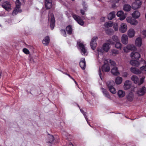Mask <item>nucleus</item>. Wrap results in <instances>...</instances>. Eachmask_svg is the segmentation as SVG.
<instances>
[{"label":"nucleus","instance_id":"7ed1b4c3","mask_svg":"<svg viewBox=\"0 0 146 146\" xmlns=\"http://www.w3.org/2000/svg\"><path fill=\"white\" fill-rule=\"evenodd\" d=\"M144 79L145 77H142L139 81V78L135 75H133L131 78V80L134 83L136 84H138L139 85H140L144 82Z\"/></svg>","mask_w":146,"mask_h":146},{"label":"nucleus","instance_id":"37998d69","mask_svg":"<svg viewBox=\"0 0 146 146\" xmlns=\"http://www.w3.org/2000/svg\"><path fill=\"white\" fill-rule=\"evenodd\" d=\"M112 39L115 42H117L118 41V37L116 36H113L112 37Z\"/></svg>","mask_w":146,"mask_h":146},{"label":"nucleus","instance_id":"79ce46f5","mask_svg":"<svg viewBox=\"0 0 146 146\" xmlns=\"http://www.w3.org/2000/svg\"><path fill=\"white\" fill-rule=\"evenodd\" d=\"M82 5L84 9L86 11L88 8V6L86 4V2L85 1H83Z\"/></svg>","mask_w":146,"mask_h":146},{"label":"nucleus","instance_id":"8fccbe9b","mask_svg":"<svg viewBox=\"0 0 146 146\" xmlns=\"http://www.w3.org/2000/svg\"><path fill=\"white\" fill-rule=\"evenodd\" d=\"M98 74H99V75L100 76V77L101 78V80H102V74H101V70L100 69V68L99 69V71H98Z\"/></svg>","mask_w":146,"mask_h":146},{"label":"nucleus","instance_id":"a211bd4d","mask_svg":"<svg viewBox=\"0 0 146 146\" xmlns=\"http://www.w3.org/2000/svg\"><path fill=\"white\" fill-rule=\"evenodd\" d=\"M121 40L123 44H127L128 43V37L127 35L125 34L123 35L121 37Z\"/></svg>","mask_w":146,"mask_h":146},{"label":"nucleus","instance_id":"a19ab883","mask_svg":"<svg viewBox=\"0 0 146 146\" xmlns=\"http://www.w3.org/2000/svg\"><path fill=\"white\" fill-rule=\"evenodd\" d=\"M16 8L19 9L21 5V3L19 0H16Z\"/></svg>","mask_w":146,"mask_h":146},{"label":"nucleus","instance_id":"ea45409f","mask_svg":"<svg viewBox=\"0 0 146 146\" xmlns=\"http://www.w3.org/2000/svg\"><path fill=\"white\" fill-rule=\"evenodd\" d=\"M48 137L49 138V141H48V142L49 143H51L54 141V137L52 135L49 134V136Z\"/></svg>","mask_w":146,"mask_h":146},{"label":"nucleus","instance_id":"b1692460","mask_svg":"<svg viewBox=\"0 0 146 146\" xmlns=\"http://www.w3.org/2000/svg\"><path fill=\"white\" fill-rule=\"evenodd\" d=\"M50 41V38L48 36H46L42 41L43 44L45 46H47L49 44Z\"/></svg>","mask_w":146,"mask_h":146},{"label":"nucleus","instance_id":"58836bf2","mask_svg":"<svg viewBox=\"0 0 146 146\" xmlns=\"http://www.w3.org/2000/svg\"><path fill=\"white\" fill-rule=\"evenodd\" d=\"M21 9L16 8L13 11V15H16L18 12L21 13Z\"/></svg>","mask_w":146,"mask_h":146},{"label":"nucleus","instance_id":"6e6d98bb","mask_svg":"<svg viewBox=\"0 0 146 146\" xmlns=\"http://www.w3.org/2000/svg\"><path fill=\"white\" fill-rule=\"evenodd\" d=\"M142 35L145 36V37L146 36V30H145L142 31Z\"/></svg>","mask_w":146,"mask_h":146},{"label":"nucleus","instance_id":"338daca9","mask_svg":"<svg viewBox=\"0 0 146 146\" xmlns=\"http://www.w3.org/2000/svg\"><path fill=\"white\" fill-rule=\"evenodd\" d=\"M78 107H79V108H80V106H78Z\"/></svg>","mask_w":146,"mask_h":146},{"label":"nucleus","instance_id":"412c9836","mask_svg":"<svg viewBox=\"0 0 146 146\" xmlns=\"http://www.w3.org/2000/svg\"><path fill=\"white\" fill-rule=\"evenodd\" d=\"M135 31L133 29H130L127 32V34L129 37L131 38L134 36Z\"/></svg>","mask_w":146,"mask_h":146},{"label":"nucleus","instance_id":"864d4df0","mask_svg":"<svg viewBox=\"0 0 146 146\" xmlns=\"http://www.w3.org/2000/svg\"><path fill=\"white\" fill-rule=\"evenodd\" d=\"M118 53V51L117 50H114L112 51V53L114 54H116Z\"/></svg>","mask_w":146,"mask_h":146},{"label":"nucleus","instance_id":"9d476101","mask_svg":"<svg viewBox=\"0 0 146 146\" xmlns=\"http://www.w3.org/2000/svg\"><path fill=\"white\" fill-rule=\"evenodd\" d=\"M146 92V88L145 86L139 88L137 92V94L139 96L144 95Z\"/></svg>","mask_w":146,"mask_h":146},{"label":"nucleus","instance_id":"603ef678","mask_svg":"<svg viewBox=\"0 0 146 146\" xmlns=\"http://www.w3.org/2000/svg\"><path fill=\"white\" fill-rule=\"evenodd\" d=\"M107 41V42H109L111 44H114V42L110 39L108 40Z\"/></svg>","mask_w":146,"mask_h":146},{"label":"nucleus","instance_id":"c9c22d12","mask_svg":"<svg viewBox=\"0 0 146 146\" xmlns=\"http://www.w3.org/2000/svg\"><path fill=\"white\" fill-rule=\"evenodd\" d=\"M131 9V6L129 5L125 4L123 6V10L126 11H130Z\"/></svg>","mask_w":146,"mask_h":146},{"label":"nucleus","instance_id":"4d7b16f0","mask_svg":"<svg viewBox=\"0 0 146 146\" xmlns=\"http://www.w3.org/2000/svg\"><path fill=\"white\" fill-rule=\"evenodd\" d=\"M127 75H128V74H127V73L126 72H125L123 73V76L125 77H126L127 76Z\"/></svg>","mask_w":146,"mask_h":146},{"label":"nucleus","instance_id":"1a4fd4ad","mask_svg":"<svg viewBox=\"0 0 146 146\" xmlns=\"http://www.w3.org/2000/svg\"><path fill=\"white\" fill-rule=\"evenodd\" d=\"M126 21L128 23L133 25H136L138 23L137 21L135 19H133L131 17H127Z\"/></svg>","mask_w":146,"mask_h":146},{"label":"nucleus","instance_id":"c85d7f7f","mask_svg":"<svg viewBox=\"0 0 146 146\" xmlns=\"http://www.w3.org/2000/svg\"><path fill=\"white\" fill-rule=\"evenodd\" d=\"M104 63H107L108 64L109 63H110L111 64V65L114 67H115L116 65V63L114 61H112L109 59H106L104 61Z\"/></svg>","mask_w":146,"mask_h":146},{"label":"nucleus","instance_id":"f257e3e1","mask_svg":"<svg viewBox=\"0 0 146 146\" xmlns=\"http://www.w3.org/2000/svg\"><path fill=\"white\" fill-rule=\"evenodd\" d=\"M110 44L108 43H104L102 46V48H99L97 49L98 54L99 55H102L104 51L107 52L110 48Z\"/></svg>","mask_w":146,"mask_h":146},{"label":"nucleus","instance_id":"7c9ffc66","mask_svg":"<svg viewBox=\"0 0 146 146\" xmlns=\"http://www.w3.org/2000/svg\"><path fill=\"white\" fill-rule=\"evenodd\" d=\"M130 63L132 65L136 67L138 66L140 64L139 61L136 60H131Z\"/></svg>","mask_w":146,"mask_h":146},{"label":"nucleus","instance_id":"69168bd1","mask_svg":"<svg viewBox=\"0 0 146 146\" xmlns=\"http://www.w3.org/2000/svg\"><path fill=\"white\" fill-rule=\"evenodd\" d=\"M69 77L70 78V77H71V76H69Z\"/></svg>","mask_w":146,"mask_h":146},{"label":"nucleus","instance_id":"4be33fe9","mask_svg":"<svg viewBox=\"0 0 146 146\" xmlns=\"http://www.w3.org/2000/svg\"><path fill=\"white\" fill-rule=\"evenodd\" d=\"M131 71L133 73L138 74L141 73V72L138 69L134 67H131L130 69Z\"/></svg>","mask_w":146,"mask_h":146},{"label":"nucleus","instance_id":"0eeeda50","mask_svg":"<svg viewBox=\"0 0 146 146\" xmlns=\"http://www.w3.org/2000/svg\"><path fill=\"white\" fill-rule=\"evenodd\" d=\"M72 17L80 25L82 26L84 25V22L80 17L76 15H73Z\"/></svg>","mask_w":146,"mask_h":146},{"label":"nucleus","instance_id":"423d86ee","mask_svg":"<svg viewBox=\"0 0 146 146\" xmlns=\"http://www.w3.org/2000/svg\"><path fill=\"white\" fill-rule=\"evenodd\" d=\"M124 52H127L129 50L132 51H134L136 50L135 46L133 45L128 44L126 47H124L123 49Z\"/></svg>","mask_w":146,"mask_h":146},{"label":"nucleus","instance_id":"4c0bfd02","mask_svg":"<svg viewBox=\"0 0 146 146\" xmlns=\"http://www.w3.org/2000/svg\"><path fill=\"white\" fill-rule=\"evenodd\" d=\"M115 46L116 48L118 49H121L122 47V45L120 42H117L115 44Z\"/></svg>","mask_w":146,"mask_h":146},{"label":"nucleus","instance_id":"f3484780","mask_svg":"<svg viewBox=\"0 0 146 146\" xmlns=\"http://www.w3.org/2000/svg\"><path fill=\"white\" fill-rule=\"evenodd\" d=\"M131 57L133 59H138L140 58V55L137 52H132L131 54Z\"/></svg>","mask_w":146,"mask_h":146},{"label":"nucleus","instance_id":"e433bc0d","mask_svg":"<svg viewBox=\"0 0 146 146\" xmlns=\"http://www.w3.org/2000/svg\"><path fill=\"white\" fill-rule=\"evenodd\" d=\"M122 81V78L120 77H117L115 79V82L116 84H119L121 83Z\"/></svg>","mask_w":146,"mask_h":146},{"label":"nucleus","instance_id":"a878e982","mask_svg":"<svg viewBox=\"0 0 146 146\" xmlns=\"http://www.w3.org/2000/svg\"><path fill=\"white\" fill-rule=\"evenodd\" d=\"M101 89L104 96L110 100L111 99V97L108 92L105 89L103 88H102Z\"/></svg>","mask_w":146,"mask_h":146},{"label":"nucleus","instance_id":"f704fd0d","mask_svg":"<svg viewBox=\"0 0 146 146\" xmlns=\"http://www.w3.org/2000/svg\"><path fill=\"white\" fill-rule=\"evenodd\" d=\"M113 25V23L111 21L106 22L104 24V26L106 28H109L112 27Z\"/></svg>","mask_w":146,"mask_h":146},{"label":"nucleus","instance_id":"3c124183","mask_svg":"<svg viewBox=\"0 0 146 146\" xmlns=\"http://www.w3.org/2000/svg\"><path fill=\"white\" fill-rule=\"evenodd\" d=\"M140 69L142 71H146V65H145V66H143L141 67Z\"/></svg>","mask_w":146,"mask_h":146},{"label":"nucleus","instance_id":"0e129e2a","mask_svg":"<svg viewBox=\"0 0 146 146\" xmlns=\"http://www.w3.org/2000/svg\"><path fill=\"white\" fill-rule=\"evenodd\" d=\"M145 18L146 19V13H145Z\"/></svg>","mask_w":146,"mask_h":146},{"label":"nucleus","instance_id":"6ab92c4d","mask_svg":"<svg viewBox=\"0 0 146 146\" xmlns=\"http://www.w3.org/2000/svg\"><path fill=\"white\" fill-rule=\"evenodd\" d=\"M80 65L82 69L84 70L85 69L86 66V63L85 58H82L80 62Z\"/></svg>","mask_w":146,"mask_h":146},{"label":"nucleus","instance_id":"20e7f679","mask_svg":"<svg viewBox=\"0 0 146 146\" xmlns=\"http://www.w3.org/2000/svg\"><path fill=\"white\" fill-rule=\"evenodd\" d=\"M114 84V82L113 81H108L107 82V85L109 90L113 94H115L116 92V90L113 86Z\"/></svg>","mask_w":146,"mask_h":146},{"label":"nucleus","instance_id":"4468645a","mask_svg":"<svg viewBox=\"0 0 146 146\" xmlns=\"http://www.w3.org/2000/svg\"><path fill=\"white\" fill-rule=\"evenodd\" d=\"M141 2L140 1H136L132 4V8L134 9H137L140 7Z\"/></svg>","mask_w":146,"mask_h":146},{"label":"nucleus","instance_id":"a18cd8bd","mask_svg":"<svg viewBox=\"0 0 146 146\" xmlns=\"http://www.w3.org/2000/svg\"><path fill=\"white\" fill-rule=\"evenodd\" d=\"M61 34L64 36H66V34L65 30L61 29L60 30Z\"/></svg>","mask_w":146,"mask_h":146},{"label":"nucleus","instance_id":"c756f323","mask_svg":"<svg viewBox=\"0 0 146 146\" xmlns=\"http://www.w3.org/2000/svg\"><path fill=\"white\" fill-rule=\"evenodd\" d=\"M139 12L137 11H134L132 14V16L135 19L138 18L140 16Z\"/></svg>","mask_w":146,"mask_h":146},{"label":"nucleus","instance_id":"5fc2aeb1","mask_svg":"<svg viewBox=\"0 0 146 146\" xmlns=\"http://www.w3.org/2000/svg\"><path fill=\"white\" fill-rule=\"evenodd\" d=\"M80 13L82 14V15H85V11L83 10L82 9H81L80 10Z\"/></svg>","mask_w":146,"mask_h":146},{"label":"nucleus","instance_id":"aec40b11","mask_svg":"<svg viewBox=\"0 0 146 146\" xmlns=\"http://www.w3.org/2000/svg\"><path fill=\"white\" fill-rule=\"evenodd\" d=\"M52 0H45L46 8L47 9H50L52 7Z\"/></svg>","mask_w":146,"mask_h":146},{"label":"nucleus","instance_id":"bb28decb","mask_svg":"<svg viewBox=\"0 0 146 146\" xmlns=\"http://www.w3.org/2000/svg\"><path fill=\"white\" fill-rule=\"evenodd\" d=\"M136 45L139 47H140L142 44V39L141 38H137L135 41Z\"/></svg>","mask_w":146,"mask_h":146},{"label":"nucleus","instance_id":"cd10ccee","mask_svg":"<svg viewBox=\"0 0 146 146\" xmlns=\"http://www.w3.org/2000/svg\"><path fill=\"white\" fill-rule=\"evenodd\" d=\"M127 99L129 102H132L133 99L134 95L132 92L130 93L126 96Z\"/></svg>","mask_w":146,"mask_h":146},{"label":"nucleus","instance_id":"473e14b6","mask_svg":"<svg viewBox=\"0 0 146 146\" xmlns=\"http://www.w3.org/2000/svg\"><path fill=\"white\" fill-rule=\"evenodd\" d=\"M66 30L68 34L69 35L71 34L72 32V29L70 25H69L66 27Z\"/></svg>","mask_w":146,"mask_h":146},{"label":"nucleus","instance_id":"2eb2a0df","mask_svg":"<svg viewBox=\"0 0 146 146\" xmlns=\"http://www.w3.org/2000/svg\"><path fill=\"white\" fill-rule=\"evenodd\" d=\"M131 82L129 80H126L125 82L124 88L125 90H127L129 89L131 87Z\"/></svg>","mask_w":146,"mask_h":146},{"label":"nucleus","instance_id":"052dcab7","mask_svg":"<svg viewBox=\"0 0 146 146\" xmlns=\"http://www.w3.org/2000/svg\"><path fill=\"white\" fill-rule=\"evenodd\" d=\"M73 81H74L76 84L78 86V85L77 82H76V81L74 79H73Z\"/></svg>","mask_w":146,"mask_h":146},{"label":"nucleus","instance_id":"393cba45","mask_svg":"<svg viewBox=\"0 0 146 146\" xmlns=\"http://www.w3.org/2000/svg\"><path fill=\"white\" fill-rule=\"evenodd\" d=\"M101 89L104 96L110 100L111 99V97L108 92L105 89L103 88H102Z\"/></svg>","mask_w":146,"mask_h":146},{"label":"nucleus","instance_id":"39448f33","mask_svg":"<svg viewBox=\"0 0 146 146\" xmlns=\"http://www.w3.org/2000/svg\"><path fill=\"white\" fill-rule=\"evenodd\" d=\"M50 20V27L52 30H53L54 27L55 21L54 15L52 13H49L48 21Z\"/></svg>","mask_w":146,"mask_h":146},{"label":"nucleus","instance_id":"680f3d73","mask_svg":"<svg viewBox=\"0 0 146 146\" xmlns=\"http://www.w3.org/2000/svg\"><path fill=\"white\" fill-rule=\"evenodd\" d=\"M65 74H66V75H67L68 76H70V75L68 74H67V73H66Z\"/></svg>","mask_w":146,"mask_h":146},{"label":"nucleus","instance_id":"c03bdc74","mask_svg":"<svg viewBox=\"0 0 146 146\" xmlns=\"http://www.w3.org/2000/svg\"><path fill=\"white\" fill-rule=\"evenodd\" d=\"M113 32V30L111 29H108L106 30V33L110 35Z\"/></svg>","mask_w":146,"mask_h":146},{"label":"nucleus","instance_id":"13d9d810","mask_svg":"<svg viewBox=\"0 0 146 146\" xmlns=\"http://www.w3.org/2000/svg\"><path fill=\"white\" fill-rule=\"evenodd\" d=\"M105 17H102L101 18L100 20L101 22H103L105 21Z\"/></svg>","mask_w":146,"mask_h":146},{"label":"nucleus","instance_id":"f03ea898","mask_svg":"<svg viewBox=\"0 0 146 146\" xmlns=\"http://www.w3.org/2000/svg\"><path fill=\"white\" fill-rule=\"evenodd\" d=\"M77 44L78 45L82 54L83 55H87V50L85 48V46L83 43L81 42L80 40H78Z\"/></svg>","mask_w":146,"mask_h":146},{"label":"nucleus","instance_id":"774afa93","mask_svg":"<svg viewBox=\"0 0 146 146\" xmlns=\"http://www.w3.org/2000/svg\"><path fill=\"white\" fill-rule=\"evenodd\" d=\"M72 1H74V0H72Z\"/></svg>","mask_w":146,"mask_h":146},{"label":"nucleus","instance_id":"9b49d317","mask_svg":"<svg viewBox=\"0 0 146 146\" xmlns=\"http://www.w3.org/2000/svg\"><path fill=\"white\" fill-rule=\"evenodd\" d=\"M1 6L4 9L7 11L10 9L11 7L10 3L8 1L3 2L1 5Z\"/></svg>","mask_w":146,"mask_h":146},{"label":"nucleus","instance_id":"ddd939ff","mask_svg":"<svg viewBox=\"0 0 146 146\" xmlns=\"http://www.w3.org/2000/svg\"><path fill=\"white\" fill-rule=\"evenodd\" d=\"M127 26L126 23H123L121 24L119 29V31L122 33H125L127 30Z\"/></svg>","mask_w":146,"mask_h":146},{"label":"nucleus","instance_id":"72a5a7b5","mask_svg":"<svg viewBox=\"0 0 146 146\" xmlns=\"http://www.w3.org/2000/svg\"><path fill=\"white\" fill-rule=\"evenodd\" d=\"M117 94L119 98L123 97L125 95V92L121 90H119L118 91Z\"/></svg>","mask_w":146,"mask_h":146},{"label":"nucleus","instance_id":"f8f14e48","mask_svg":"<svg viewBox=\"0 0 146 146\" xmlns=\"http://www.w3.org/2000/svg\"><path fill=\"white\" fill-rule=\"evenodd\" d=\"M117 15L119 18V19L121 21L123 20L126 17V15L122 11L117 12Z\"/></svg>","mask_w":146,"mask_h":146},{"label":"nucleus","instance_id":"de8ad7c7","mask_svg":"<svg viewBox=\"0 0 146 146\" xmlns=\"http://www.w3.org/2000/svg\"><path fill=\"white\" fill-rule=\"evenodd\" d=\"M80 110L81 112L83 113V114L84 115L86 121L88 122V119L87 118V116L86 115V112H84V111L82 109H80Z\"/></svg>","mask_w":146,"mask_h":146},{"label":"nucleus","instance_id":"2f4dec72","mask_svg":"<svg viewBox=\"0 0 146 146\" xmlns=\"http://www.w3.org/2000/svg\"><path fill=\"white\" fill-rule=\"evenodd\" d=\"M115 16V13L114 11H112L108 15V19L109 20H111L114 18Z\"/></svg>","mask_w":146,"mask_h":146},{"label":"nucleus","instance_id":"5701e85b","mask_svg":"<svg viewBox=\"0 0 146 146\" xmlns=\"http://www.w3.org/2000/svg\"><path fill=\"white\" fill-rule=\"evenodd\" d=\"M111 72L112 74L114 75H118L119 74V72L118 71L117 68L116 66L114 67L112 69Z\"/></svg>","mask_w":146,"mask_h":146},{"label":"nucleus","instance_id":"09e8293b","mask_svg":"<svg viewBox=\"0 0 146 146\" xmlns=\"http://www.w3.org/2000/svg\"><path fill=\"white\" fill-rule=\"evenodd\" d=\"M113 28L115 31H117L118 30L117 24H115L113 26Z\"/></svg>","mask_w":146,"mask_h":146},{"label":"nucleus","instance_id":"e2e57ef3","mask_svg":"<svg viewBox=\"0 0 146 146\" xmlns=\"http://www.w3.org/2000/svg\"><path fill=\"white\" fill-rule=\"evenodd\" d=\"M70 78H71L73 80V79H74L71 76L70 77Z\"/></svg>","mask_w":146,"mask_h":146},{"label":"nucleus","instance_id":"bf43d9fd","mask_svg":"<svg viewBox=\"0 0 146 146\" xmlns=\"http://www.w3.org/2000/svg\"><path fill=\"white\" fill-rule=\"evenodd\" d=\"M66 146H73V145L71 143H69L68 145H66Z\"/></svg>","mask_w":146,"mask_h":146},{"label":"nucleus","instance_id":"49530a36","mask_svg":"<svg viewBox=\"0 0 146 146\" xmlns=\"http://www.w3.org/2000/svg\"><path fill=\"white\" fill-rule=\"evenodd\" d=\"M23 52L27 54H29V51L26 48H24L23 49Z\"/></svg>","mask_w":146,"mask_h":146},{"label":"nucleus","instance_id":"6e6552de","mask_svg":"<svg viewBox=\"0 0 146 146\" xmlns=\"http://www.w3.org/2000/svg\"><path fill=\"white\" fill-rule=\"evenodd\" d=\"M98 39V37L96 36L94 37L92 39L90 42V46L93 50H94L96 47L97 44L96 41Z\"/></svg>","mask_w":146,"mask_h":146},{"label":"nucleus","instance_id":"dca6fc26","mask_svg":"<svg viewBox=\"0 0 146 146\" xmlns=\"http://www.w3.org/2000/svg\"><path fill=\"white\" fill-rule=\"evenodd\" d=\"M104 63V64L103 65L102 69L103 72H107L110 70V68L109 64L107 63Z\"/></svg>","mask_w":146,"mask_h":146}]
</instances>
